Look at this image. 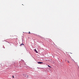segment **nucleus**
Masks as SVG:
<instances>
[{
  "label": "nucleus",
  "mask_w": 79,
  "mask_h": 79,
  "mask_svg": "<svg viewBox=\"0 0 79 79\" xmlns=\"http://www.w3.org/2000/svg\"><path fill=\"white\" fill-rule=\"evenodd\" d=\"M38 64H42V63H43V62H38Z\"/></svg>",
  "instance_id": "1"
},
{
  "label": "nucleus",
  "mask_w": 79,
  "mask_h": 79,
  "mask_svg": "<svg viewBox=\"0 0 79 79\" xmlns=\"http://www.w3.org/2000/svg\"><path fill=\"white\" fill-rule=\"evenodd\" d=\"M34 51L36 52V53H38V52H37V50H36V49H35Z\"/></svg>",
  "instance_id": "2"
},
{
  "label": "nucleus",
  "mask_w": 79,
  "mask_h": 79,
  "mask_svg": "<svg viewBox=\"0 0 79 79\" xmlns=\"http://www.w3.org/2000/svg\"><path fill=\"white\" fill-rule=\"evenodd\" d=\"M29 34H31V32H30V31H29Z\"/></svg>",
  "instance_id": "3"
},
{
  "label": "nucleus",
  "mask_w": 79,
  "mask_h": 79,
  "mask_svg": "<svg viewBox=\"0 0 79 79\" xmlns=\"http://www.w3.org/2000/svg\"><path fill=\"white\" fill-rule=\"evenodd\" d=\"M68 63H70V62H69V61L68 60Z\"/></svg>",
  "instance_id": "4"
},
{
  "label": "nucleus",
  "mask_w": 79,
  "mask_h": 79,
  "mask_svg": "<svg viewBox=\"0 0 79 79\" xmlns=\"http://www.w3.org/2000/svg\"><path fill=\"white\" fill-rule=\"evenodd\" d=\"M48 67H50V68H51V67L48 65Z\"/></svg>",
  "instance_id": "5"
},
{
  "label": "nucleus",
  "mask_w": 79,
  "mask_h": 79,
  "mask_svg": "<svg viewBox=\"0 0 79 79\" xmlns=\"http://www.w3.org/2000/svg\"><path fill=\"white\" fill-rule=\"evenodd\" d=\"M24 45V44H20V45Z\"/></svg>",
  "instance_id": "6"
},
{
  "label": "nucleus",
  "mask_w": 79,
  "mask_h": 79,
  "mask_svg": "<svg viewBox=\"0 0 79 79\" xmlns=\"http://www.w3.org/2000/svg\"><path fill=\"white\" fill-rule=\"evenodd\" d=\"M26 77H28V76H27V75H26Z\"/></svg>",
  "instance_id": "7"
},
{
  "label": "nucleus",
  "mask_w": 79,
  "mask_h": 79,
  "mask_svg": "<svg viewBox=\"0 0 79 79\" xmlns=\"http://www.w3.org/2000/svg\"><path fill=\"white\" fill-rule=\"evenodd\" d=\"M13 78H14V76H13Z\"/></svg>",
  "instance_id": "8"
}]
</instances>
